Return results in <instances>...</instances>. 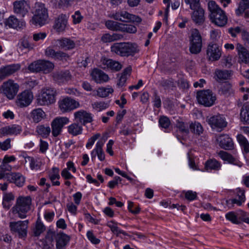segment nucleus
I'll return each instance as SVG.
<instances>
[{
	"label": "nucleus",
	"instance_id": "1",
	"mask_svg": "<svg viewBox=\"0 0 249 249\" xmlns=\"http://www.w3.org/2000/svg\"><path fill=\"white\" fill-rule=\"evenodd\" d=\"M32 200L30 196H19L16 199L15 205L11 209L14 214H18L21 219L25 218L32 209Z\"/></svg>",
	"mask_w": 249,
	"mask_h": 249
},
{
	"label": "nucleus",
	"instance_id": "2",
	"mask_svg": "<svg viewBox=\"0 0 249 249\" xmlns=\"http://www.w3.org/2000/svg\"><path fill=\"white\" fill-rule=\"evenodd\" d=\"M111 52L123 57L134 56L139 51L138 46L131 42L115 43L111 45Z\"/></svg>",
	"mask_w": 249,
	"mask_h": 249
},
{
	"label": "nucleus",
	"instance_id": "3",
	"mask_svg": "<svg viewBox=\"0 0 249 249\" xmlns=\"http://www.w3.org/2000/svg\"><path fill=\"white\" fill-rule=\"evenodd\" d=\"M209 17L212 22L218 26L223 27L227 23V17L224 11L216 4L214 1L208 2Z\"/></svg>",
	"mask_w": 249,
	"mask_h": 249
},
{
	"label": "nucleus",
	"instance_id": "4",
	"mask_svg": "<svg viewBox=\"0 0 249 249\" xmlns=\"http://www.w3.org/2000/svg\"><path fill=\"white\" fill-rule=\"evenodd\" d=\"M33 16L30 22L35 25L42 26L45 24L48 18V10L45 4L41 2H36Z\"/></svg>",
	"mask_w": 249,
	"mask_h": 249
},
{
	"label": "nucleus",
	"instance_id": "5",
	"mask_svg": "<svg viewBox=\"0 0 249 249\" xmlns=\"http://www.w3.org/2000/svg\"><path fill=\"white\" fill-rule=\"evenodd\" d=\"M54 64L50 61L39 59L31 63L28 69L32 72H43L47 74L51 72L54 69Z\"/></svg>",
	"mask_w": 249,
	"mask_h": 249
},
{
	"label": "nucleus",
	"instance_id": "6",
	"mask_svg": "<svg viewBox=\"0 0 249 249\" xmlns=\"http://www.w3.org/2000/svg\"><path fill=\"white\" fill-rule=\"evenodd\" d=\"M56 91L51 88H43L36 99L39 106H48L55 102Z\"/></svg>",
	"mask_w": 249,
	"mask_h": 249
},
{
	"label": "nucleus",
	"instance_id": "7",
	"mask_svg": "<svg viewBox=\"0 0 249 249\" xmlns=\"http://www.w3.org/2000/svg\"><path fill=\"white\" fill-rule=\"evenodd\" d=\"M196 99L199 104L206 107H210L214 104L216 97L212 90L206 89L198 91Z\"/></svg>",
	"mask_w": 249,
	"mask_h": 249
},
{
	"label": "nucleus",
	"instance_id": "8",
	"mask_svg": "<svg viewBox=\"0 0 249 249\" xmlns=\"http://www.w3.org/2000/svg\"><path fill=\"white\" fill-rule=\"evenodd\" d=\"M202 46V37L199 31L196 29H193L190 37V52L193 54H197L201 52Z\"/></svg>",
	"mask_w": 249,
	"mask_h": 249
},
{
	"label": "nucleus",
	"instance_id": "9",
	"mask_svg": "<svg viewBox=\"0 0 249 249\" xmlns=\"http://www.w3.org/2000/svg\"><path fill=\"white\" fill-rule=\"evenodd\" d=\"M109 17L122 22L140 23L142 21V18L140 17L131 14L123 10L119 11L115 13L110 14Z\"/></svg>",
	"mask_w": 249,
	"mask_h": 249
},
{
	"label": "nucleus",
	"instance_id": "10",
	"mask_svg": "<svg viewBox=\"0 0 249 249\" xmlns=\"http://www.w3.org/2000/svg\"><path fill=\"white\" fill-rule=\"evenodd\" d=\"M213 129L220 132L227 125L225 118L222 115L218 114L207 117L206 120Z\"/></svg>",
	"mask_w": 249,
	"mask_h": 249
},
{
	"label": "nucleus",
	"instance_id": "11",
	"mask_svg": "<svg viewBox=\"0 0 249 249\" xmlns=\"http://www.w3.org/2000/svg\"><path fill=\"white\" fill-rule=\"evenodd\" d=\"M29 221H18L11 222L9 227L12 232L17 234L19 238H24L27 236Z\"/></svg>",
	"mask_w": 249,
	"mask_h": 249
},
{
	"label": "nucleus",
	"instance_id": "12",
	"mask_svg": "<svg viewBox=\"0 0 249 249\" xmlns=\"http://www.w3.org/2000/svg\"><path fill=\"white\" fill-rule=\"evenodd\" d=\"M1 92L9 99H13L19 89V86L12 80L4 82L1 87Z\"/></svg>",
	"mask_w": 249,
	"mask_h": 249
},
{
	"label": "nucleus",
	"instance_id": "13",
	"mask_svg": "<svg viewBox=\"0 0 249 249\" xmlns=\"http://www.w3.org/2000/svg\"><path fill=\"white\" fill-rule=\"evenodd\" d=\"M33 98V92L29 90H25L18 95L16 103L18 107H25L31 104Z\"/></svg>",
	"mask_w": 249,
	"mask_h": 249
},
{
	"label": "nucleus",
	"instance_id": "14",
	"mask_svg": "<svg viewBox=\"0 0 249 249\" xmlns=\"http://www.w3.org/2000/svg\"><path fill=\"white\" fill-rule=\"evenodd\" d=\"M69 122L67 117H57L51 123L52 134L54 137L58 136L61 132L63 126Z\"/></svg>",
	"mask_w": 249,
	"mask_h": 249
},
{
	"label": "nucleus",
	"instance_id": "15",
	"mask_svg": "<svg viewBox=\"0 0 249 249\" xmlns=\"http://www.w3.org/2000/svg\"><path fill=\"white\" fill-rule=\"evenodd\" d=\"M79 106V102L69 97L65 98L59 102V107L62 112L70 111Z\"/></svg>",
	"mask_w": 249,
	"mask_h": 249
},
{
	"label": "nucleus",
	"instance_id": "16",
	"mask_svg": "<svg viewBox=\"0 0 249 249\" xmlns=\"http://www.w3.org/2000/svg\"><path fill=\"white\" fill-rule=\"evenodd\" d=\"M100 63V66L103 69L114 72L118 71L122 68V65L119 62L111 59L102 58Z\"/></svg>",
	"mask_w": 249,
	"mask_h": 249
},
{
	"label": "nucleus",
	"instance_id": "17",
	"mask_svg": "<svg viewBox=\"0 0 249 249\" xmlns=\"http://www.w3.org/2000/svg\"><path fill=\"white\" fill-rule=\"evenodd\" d=\"M74 117L75 122L82 125H86L93 121L92 114L83 109L74 112Z\"/></svg>",
	"mask_w": 249,
	"mask_h": 249
},
{
	"label": "nucleus",
	"instance_id": "18",
	"mask_svg": "<svg viewBox=\"0 0 249 249\" xmlns=\"http://www.w3.org/2000/svg\"><path fill=\"white\" fill-rule=\"evenodd\" d=\"M13 5L14 12L19 17L23 18L28 14L30 6L24 0H16Z\"/></svg>",
	"mask_w": 249,
	"mask_h": 249
},
{
	"label": "nucleus",
	"instance_id": "19",
	"mask_svg": "<svg viewBox=\"0 0 249 249\" xmlns=\"http://www.w3.org/2000/svg\"><path fill=\"white\" fill-rule=\"evenodd\" d=\"M207 54L209 60L216 61L221 56V51L217 44L211 43L208 46Z\"/></svg>",
	"mask_w": 249,
	"mask_h": 249
},
{
	"label": "nucleus",
	"instance_id": "20",
	"mask_svg": "<svg viewBox=\"0 0 249 249\" xmlns=\"http://www.w3.org/2000/svg\"><path fill=\"white\" fill-rule=\"evenodd\" d=\"M216 142L219 146L225 150H231L234 146L231 138L227 134H220L216 137Z\"/></svg>",
	"mask_w": 249,
	"mask_h": 249
},
{
	"label": "nucleus",
	"instance_id": "21",
	"mask_svg": "<svg viewBox=\"0 0 249 249\" xmlns=\"http://www.w3.org/2000/svg\"><path fill=\"white\" fill-rule=\"evenodd\" d=\"M235 14L239 17L244 14V18L249 21V0H240L238 7L235 10Z\"/></svg>",
	"mask_w": 249,
	"mask_h": 249
},
{
	"label": "nucleus",
	"instance_id": "22",
	"mask_svg": "<svg viewBox=\"0 0 249 249\" xmlns=\"http://www.w3.org/2000/svg\"><path fill=\"white\" fill-rule=\"evenodd\" d=\"M68 24V17L64 14L60 15L55 19L53 28L58 32H62L65 30Z\"/></svg>",
	"mask_w": 249,
	"mask_h": 249
},
{
	"label": "nucleus",
	"instance_id": "23",
	"mask_svg": "<svg viewBox=\"0 0 249 249\" xmlns=\"http://www.w3.org/2000/svg\"><path fill=\"white\" fill-rule=\"evenodd\" d=\"M91 76L97 83L106 82L109 79L108 75L98 69H94L91 73Z\"/></svg>",
	"mask_w": 249,
	"mask_h": 249
},
{
	"label": "nucleus",
	"instance_id": "24",
	"mask_svg": "<svg viewBox=\"0 0 249 249\" xmlns=\"http://www.w3.org/2000/svg\"><path fill=\"white\" fill-rule=\"evenodd\" d=\"M6 178L18 187L22 186L25 182V178L19 173H11L7 175Z\"/></svg>",
	"mask_w": 249,
	"mask_h": 249
},
{
	"label": "nucleus",
	"instance_id": "25",
	"mask_svg": "<svg viewBox=\"0 0 249 249\" xmlns=\"http://www.w3.org/2000/svg\"><path fill=\"white\" fill-rule=\"evenodd\" d=\"M71 74L69 71L66 70L53 73V79L59 84L68 81L71 79Z\"/></svg>",
	"mask_w": 249,
	"mask_h": 249
},
{
	"label": "nucleus",
	"instance_id": "26",
	"mask_svg": "<svg viewBox=\"0 0 249 249\" xmlns=\"http://www.w3.org/2000/svg\"><path fill=\"white\" fill-rule=\"evenodd\" d=\"M70 240L69 236L63 232L57 234L56 237V249H66V247Z\"/></svg>",
	"mask_w": 249,
	"mask_h": 249
},
{
	"label": "nucleus",
	"instance_id": "27",
	"mask_svg": "<svg viewBox=\"0 0 249 249\" xmlns=\"http://www.w3.org/2000/svg\"><path fill=\"white\" fill-rule=\"evenodd\" d=\"M5 24L10 28L21 29L25 26V22L23 20H19L15 16H10L6 21Z\"/></svg>",
	"mask_w": 249,
	"mask_h": 249
},
{
	"label": "nucleus",
	"instance_id": "28",
	"mask_svg": "<svg viewBox=\"0 0 249 249\" xmlns=\"http://www.w3.org/2000/svg\"><path fill=\"white\" fill-rule=\"evenodd\" d=\"M21 127L16 124H12L2 127L0 131L3 135H18L21 132Z\"/></svg>",
	"mask_w": 249,
	"mask_h": 249
},
{
	"label": "nucleus",
	"instance_id": "29",
	"mask_svg": "<svg viewBox=\"0 0 249 249\" xmlns=\"http://www.w3.org/2000/svg\"><path fill=\"white\" fill-rule=\"evenodd\" d=\"M193 10L194 11L192 14V20L196 24H201L203 23L205 20L204 10L203 9L200 7L196 8L195 10Z\"/></svg>",
	"mask_w": 249,
	"mask_h": 249
},
{
	"label": "nucleus",
	"instance_id": "30",
	"mask_svg": "<svg viewBox=\"0 0 249 249\" xmlns=\"http://www.w3.org/2000/svg\"><path fill=\"white\" fill-rule=\"evenodd\" d=\"M239 55V61L247 64L249 63V53L247 49L240 44H237L236 47Z\"/></svg>",
	"mask_w": 249,
	"mask_h": 249
},
{
	"label": "nucleus",
	"instance_id": "31",
	"mask_svg": "<svg viewBox=\"0 0 249 249\" xmlns=\"http://www.w3.org/2000/svg\"><path fill=\"white\" fill-rule=\"evenodd\" d=\"M57 45L59 48L64 50H72L75 47V43L73 40L69 38H62L56 41Z\"/></svg>",
	"mask_w": 249,
	"mask_h": 249
},
{
	"label": "nucleus",
	"instance_id": "32",
	"mask_svg": "<svg viewBox=\"0 0 249 249\" xmlns=\"http://www.w3.org/2000/svg\"><path fill=\"white\" fill-rule=\"evenodd\" d=\"M30 119L35 123L41 122L46 116L45 112L40 108L33 109L30 113Z\"/></svg>",
	"mask_w": 249,
	"mask_h": 249
},
{
	"label": "nucleus",
	"instance_id": "33",
	"mask_svg": "<svg viewBox=\"0 0 249 249\" xmlns=\"http://www.w3.org/2000/svg\"><path fill=\"white\" fill-rule=\"evenodd\" d=\"M25 160L26 162L29 163L30 167L32 170L37 171L40 169L42 165V162L39 158L28 156L25 158Z\"/></svg>",
	"mask_w": 249,
	"mask_h": 249
},
{
	"label": "nucleus",
	"instance_id": "34",
	"mask_svg": "<svg viewBox=\"0 0 249 249\" xmlns=\"http://www.w3.org/2000/svg\"><path fill=\"white\" fill-rule=\"evenodd\" d=\"M217 154L224 161H226L231 164L239 165L238 160L228 152L221 150Z\"/></svg>",
	"mask_w": 249,
	"mask_h": 249
},
{
	"label": "nucleus",
	"instance_id": "35",
	"mask_svg": "<svg viewBox=\"0 0 249 249\" xmlns=\"http://www.w3.org/2000/svg\"><path fill=\"white\" fill-rule=\"evenodd\" d=\"M82 131V125L76 122L72 123L68 127V133L73 136L81 134Z\"/></svg>",
	"mask_w": 249,
	"mask_h": 249
},
{
	"label": "nucleus",
	"instance_id": "36",
	"mask_svg": "<svg viewBox=\"0 0 249 249\" xmlns=\"http://www.w3.org/2000/svg\"><path fill=\"white\" fill-rule=\"evenodd\" d=\"M233 89L232 85L228 82H226L222 83L219 88L218 92L221 95H223L225 96H229L231 94L233 93Z\"/></svg>",
	"mask_w": 249,
	"mask_h": 249
},
{
	"label": "nucleus",
	"instance_id": "37",
	"mask_svg": "<svg viewBox=\"0 0 249 249\" xmlns=\"http://www.w3.org/2000/svg\"><path fill=\"white\" fill-rule=\"evenodd\" d=\"M123 35L118 33H113L112 35L105 34L101 37V40L104 43H108L120 40L123 38Z\"/></svg>",
	"mask_w": 249,
	"mask_h": 249
},
{
	"label": "nucleus",
	"instance_id": "38",
	"mask_svg": "<svg viewBox=\"0 0 249 249\" xmlns=\"http://www.w3.org/2000/svg\"><path fill=\"white\" fill-rule=\"evenodd\" d=\"M49 177L53 186H59L60 183L59 181H55V179H59L60 178L59 175V170L57 167H53L52 171L49 173Z\"/></svg>",
	"mask_w": 249,
	"mask_h": 249
},
{
	"label": "nucleus",
	"instance_id": "39",
	"mask_svg": "<svg viewBox=\"0 0 249 249\" xmlns=\"http://www.w3.org/2000/svg\"><path fill=\"white\" fill-rule=\"evenodd\" d=\"M237 139L239 143L244 154L249 153V142L247 139L242 134L237 136Z\"/></svg>",
	"mask_w": 249,
	"mask_h": 249
},
{
	"label": "nucleus",
	"instance_id": "40",
	"mask_svg": "<svg viewBox=\"0 0 249 249\" xmlns=\"http://www.w3.org/2000/svg\"><path fill=\"white\" fill-rule=\"evenodd\" d=\"M36 132L42 138H46L50 134L51 128L49 125H38L36 126Z\"/></svg>",
	"mask_w": 249,
	"mask_h": 249
},
{
	"label": "nucleus",
	"instance_id": "41",
	"mask_svg": "<svg viewBox=\"0 0 249 249\" xmlns=\"http://www.w3.org/2000/svg\"><path fill=\"white\" fill-rule=\"evenodd\" d=\"M240 119L244 123L249 124V106L244 104L240 111Z\"/></svg>",
	"mask_w": 249,
	"mask_h": 249
},
{
	"label": "nucleus",
	"instance_id": "42",
	"mask_svg": "<svg viewBox=\"0 0 249 249\" xmlns=\"http://www.w3.org/2000/svg\"><path fill=\"white\" fill-rule=\"evenodd\" d=\"M205 167L207 171L218 170L221 167V164L216 160H209L206 162Z\"/></svg>",
	"mask_w": 249,
	"mask_h": 249
},
{
	"label": "nucleus",
	"instance_id": "43",
	"mask_svg": "<svg viewBox=\"0 0 249 249\" xmlns=\"http://www.w3.org/2000/svg\"><path fill=\"white\" fill-rule=\"evenodd\" d=\"M104 144L103 141H98L94 148V151H95L99 160L101 161H103L105 159V155L102 149Z\"/></svg>",
	"mask_w": 249,
	"mask_h": 249
},
{
	"label": "nucleus",
	"instance_id": "44",
	"mask_svg": "<svg viewBox=\"0 0 249 249\" xmlns=\"http://www.w3.org/2000/svg\"><path fill=\"white\" fill-rule=\"evenodd\" d=\"M107 226L110 229L111 231L116 234L117 236L119 234H123L124 235H127V233L124 231L120 229L117 226V223L114 222L113 221H110L107 222Z\"/></svg>",
	"mask_w": 249,
	"mask_h": 249
},
{
	"label": "nucleus",
	"instance_id": "45",
	"mask_svg": "<svg viewBox=\"0 0 249 249\" xmlns=\"http://www.w3.org/2000/svg\"><path fill=\"white\" fill-rule=\"evenodd\" d=\"M189 126L192 132L198 135L202 134L204 130L202 125L197 122L191 123Z\"/></svg>",
	"mask_w": 249,
	"mask_h": 249
},
{
	"label": "nucleus",
	"instance_id": "46",
	"mask_svg": "<svg viewBox=\"0 0 249 249\" xmlns=\"http://www.w3.org/2000/svg\"><path fill=\"white\" fill-rule=\"evenodd\" d=\"M215 75L219 80H227L231 76V71L228 70H217Z\"/></svg>",
	"mask_w": 249,
	"mask_h": 249
},
{
	"label": "nucleus",
	"instance_id": "47",
	"mask_svg": "<svg viewBox=\"0 0 249 249\" xmlns=\"http://www.w3.org/2000/svg\"><path fill=\"white\" fill-rule=\"evenodd\" d=\"M226 218L234 224H239L241 223L240 221L238 219L237 212L235 213L233 211L230 212L225 215Z\"/></svg>",
	"mask_w": 249,
	"mask_h": 249
},
{
	"label": "nucleus",
	"instance_id": "48",
	"mask_svg": "<svg viewBox=\"0 0 249 249\" xmlns=\"http://www.w3.org/2000/svg\"><path fill=\"white\" fill-rule=\"evenodd\" d=\"M121 24L111 20H108L105 22L107 28L112 31H120Z\"/></svg>",
	"mask_w": 249,
	"mask_h": 249
},
{
	"label": "nucleus",
	"instance_id": "49",
	"mask_svg": "<svg viewBox=\"0 0 249 249\" xmlns=\"http://www.w3.org/2000/svg\"><path fill=\"white\" fill-rule=\"evenodd\" d=\"M113 92V89L111 87L100 88L97 90V95L100 97H106Z\"/></svg>",
	"mask_w": 249,
	"mask_h": 249
},
{
	"label": "nucleus",
	"instance_id": "50",
	"mask_svg": "<svg viewBox=\"0 0 249 249\" xmlns=\"http://www.w3.org/2000/svg\"><path fill=\"white\" fill-rule=\"evenodd\" d=\"M45 227L43 224L40 221L37 220L36 225L34 229V234L36 236H38L41 234L45 230Z\"/></svg>",
	"mask_w": 249,
	"mask_h": 249
},
{
	"label": "nucleus",
	"instance_id": "51",
	"mask_svg": "<svg viewBox=\"0 0 249 249\" xmlns=\"http://www.w3.org/2000/svg\"><path fill=\"white\" fill-rule=\"evenodd\" d=\"M190 124L183 122H178L177 127L178 130L183 134H187L189 132Z\"/></svg>",
	"mask_w": 249,
	"mask_h": 249
},
{
	"label": "nucleus",
	"instance_id": "52",
	"mask_svg": "<svg viewBox=\"0 0 249 249\" xmlns=\"http://www.w3.org/2000/svg\"><path fill=\"white\" fill-rule=\"evenodd\" d=\"M92 107L98 111L107 108L109 107L107 103L105 102H95L92 104Z\"/></svg>",
	"mask_w": 249,
	"mask_h": 249
},
{
	"label": "nucleus",
	"instance_id": "53",
	"mask_svg": "<svg viewBox=\"0 0 249 249\" xmlns=\"http://www.w3.org/2000/svg\"><path fill=\"white\" fill-rule=\"evenodd\" d=\"M19 69V66L16 65H10L2 69L5 75L7 76L13 74Z\"/></svg>",
	"mask_w": 249,
	"mask_h": 249
},
{
	"label": "nucleus",
	"instance_id": "54",
	"mask_svg": "<svg viewBox=\"0 0 249 249\" xmlns=\"http://www.w3.org/2000/svg\"><path fill=\"white\" fill-rule=\"evenodd\" d=\"M120 31L130 34H133L137 32V28L132 25H124L121 24Z\"/></svg>",
	"mask_w": 249,
	"mask_h": 249
},
{
	"label": "nucleus",
	"instance_id": "55",
	"mask_svg": "<svg viewBox=\"0 0 249 249\" xmlns=\"http://www.w3.org/2000/svg\"><path fill=\"white\" fill-rule=\"evenodd\" d=\"M160 126L164 128H167L170 124V121L169 118L166 116H161L159 120Z\"/></svg>",
	"mask_w": 249,
	"mask_h": 249
},
{
	"label": "nucleus",
	"instance_id": "56",
	"mask_svg": "<svg viewBox=\"0 0 249 249\" xmlns=\"http://www.w3.org/2000/svg\"><path fill=\"white\" fill-rule=\"evenodd\" d=\"M160 85L165 89H169L175 86L173 79H163L160 82Z\"/></svg>",
	"mask_w": 249,
	"mask_h": 249
},
{
	"label": "nucleus",
	"instance_id": "57",
	"mask_svg": "<svg viewBox=\"0 0 249 249\" xmlns=\"http://www.w3.org/2000/svg\"><path fill=\"white\" fill-rule=\"evenodd\" d=\"M70 57L69 55L62 51H57L56 55L54 57L55 60L60 61H67Z\"/></svg>",
	"mask_w": 249,
	"mask_h": 249
},
{
	"label": "nucleus",
	"instance_id": "58",
	"mask_svg": "<svg viewBox=\"0 0 249 249\" xmlns=\"http://www.w3.org/2000/svg\"><path fill=\"white\" fill-rule=\"evenodd\" d=\"M71 18H72L73 23L74 24H77L81 22L83 18V16L81 15L79 11H76L74 12V14L72 15Z\"/></svg>",
	"mask_w": 249,
	"mask_h": 249
},
{
	"label": "nucleus",
	"instance_id": "59",
	"mask_svg": "<svg viewBox=\"0 0 249 249\" xmlns=\"http://www.w3.org/2000/svg\"><path fill=\"white\" fill-rule=\"evenodd\" d=\"M187 4H189L191 10H195L196 8L200 7V0H184Z\"/></svg>",
	"mask_w": 249,
	"mask_h": 249
},
{
	"label": "nucleus",
	"instance_id": "60",
	"mask_svg": "<svg viewBox=\"0 0 249 249\" xmlns=\"http://www.w3.org/2000/svg\"><path fill=\"white\" fill-rule=\"evenodd\" d=\"M226 203L229 208L231 209L233 208L234 204H236L238 206H240L243 203L241 200L236 198L227 200Z\"/></svg>",
	"mask_w": 249,
	"mask_h": 249
},
{
	"label": "nucleus",
	"instance_id": "61",
	"mask_svg": "<svg viewBox=\"0 0 249 249\" xmlns=\"http://www.w3.org/2000/svg\"><path fill=\"white\" fill-rule=\"evenodd\" d=\"M87 236L88 239L94 244H98L100 243V240L97 238L91 231H89L87 232Z\"/></svg>",
	"mask_w": 249,
	"mask_h": 249
},
{
	"label": "nucleus",
	"instance_id": "62",
	"mask_svg": "<svg viewBox=\"0 0 249 249\" xmlns=\"http://www.w3.org/2000/svg\"><path fill=\"white\" fill-rule=\"evenodd\" d=\"M185 197L189 201H193L196 199L197 194L196 192L188 191L185 193Z\"/></svg>",
	"mask_w": 249,
	"mask_h": 249
},
{
	"label": "nucleus",
	"instance_id": "63",
	"mask_svg": "<svg viewBox=\"0 0 249 249\" xmlns=\"http://www.w3.org/2000/svg\"><path fill=\"white\" fill-rule=\"evenodd\" d=\"M100 137V134L99 133H97L92 136L88 140V142L86 144V147L87 148H90L94 143L95 141L97 140Z\"/></svg>",
	"mask_w": 249,
	"mask_h": 249
},
{
	"label": "nucleus",
	"instance_id": "64",
	"mask_svg": "<svg viewBox=\"0 0 249 249\" xmlns=\"http://www.w3.org/2000/svg\"><path fill=\"white\" fill-rule=\"evenodd\" d=\"M57 51H55L52 47H49L46 48L45 51V54L46 56L54 59Z\"/></svg>",
	"mask_w": 249,
	"mask_h": 249
}]
</instances>
